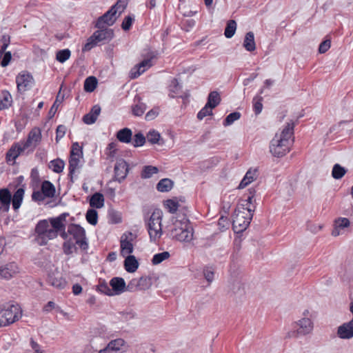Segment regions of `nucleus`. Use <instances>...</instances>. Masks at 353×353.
Instances as JSON below:
<instances>
[{
    "mask_svg": "<svg viewBox=\"0 0 353 353\" xmlns=\"http://www.w3.org/2000/svg\"><path fill=\"white\" fill-rule=\"evenodd\" d=\"M294 123L293 121L287 123L280 134H276L270 144V152L276 157H281L290 152L294 143Z\"/></svg>",
    "mask_w": 353,
    "mask_h": 353,
    "instance_id": "f257e3e1",
    "label": "nucleus"
},
{
    "mask_svg": "<svg viewBox=\"0 0 353 353\" xmlns=\"http://www.w3.org/2000/svg\"><path fill=\"white\" fill-rule=\"evenodd\" d=\"M193 228L185 216H178L172 223L170 236L181 242H190L193 239Z\"/></svg>",
    "mask_w": 353,
    "mask_h": 353,
    "instance_id": "f03ea898",
    "label": "nucleus"
},
{
    "mask_svg": "<svg viewBox=\"0 0 353 353\" xmlns=\"http://www.w3.org/2000/svg\"><path fill=\"white\" fill-rule=\"evenodd\" d=\"M24 194L23 187L19 188L13 196L8 188L0 189V204L3 206V212H8L10 210L11 203L13 210L17 211L22 204Z\"/></svg>",
    "mask_w": 353,
    "mask_h": 353,
    "instance_id": "7ed1b4c3",
    "label": "nucleus"
},
{
    "mask_svg": "<svg viewBox=\"0 0 353 353\" xmlns=\"http://www.w3.org/2000/svg\"><path fill=\"white\" fill-rule=\"evenodd\" d=\"M292 326L297 337L310 334L314 330L312 312L309 310H305L302 313V317L294 321Z\"/></svg>",
    "mask_w": 353,
    "mask_h": 353,
    "instance_id": "20e7f679",
    "label": "nucleus"
},
{
    "mask_svg": "<svg viewBox=\"0 0 353 353\" xmlns=\"http://www.w3.org/2000/svg\"><path fill=\"white\" fill-rule=\"evenodd\" d=\"M126 6V0H118V1L111 7L101 17H99L95 26L97 28H103L106 26H112L116 21V14L117 12H122Z\"/></svg>",
    "mask_w": 353,
    "mask_h": 353,
    "instance_id": "39448f33",
    "label": "nucleus"
},
{
    "mask_svg": "<svg viewBox=\"0 0 353 353\" xmlns=\"http://www.w3.org/2000/svg\"><path fill=\"white\" fill-rule=\"evenodd\" d=\"M22 316L21 307L12 304L0 307V327H6L19 320Z\"/></svg>",
    "mask_w": 353,
    "mask_h": 353,
    "instance_id": "423d86ee",
    "label": "nucleus"
},
{
    "mask_svg": "<svg viewBox=\"0 0 353 353\" xmlns=\"http://www.w3.org/2000/svg\"><path fill=\"white\" fill-rule=\"evenodd\" d=\"M162 211L157 209L152 213L148 223V232L150 241L157 242L162 236Z\"/></svg>",
    "mask_w": 353,
    "mask_h": 353,
    "instance_id": "0eeeda50",
    "label": "nucleus"
},
{
    "mask_svg": "<svg viewBox=\"0 0 353 353\" xmlns=\"http://www.w3.org/2000/svg\"><path fill=\"white\" fill-rule=\"evenodd\" d=\"M36 241L40 245H46L49 240L55 239L57 234L46 219L39 221L35 227Z\"/></svg>",
    "mask_w": 353,
    "mask_h": 353,
    "instance_id": "6e6552de",
    "label": "nucleus"
},
{
    "mask_svg": "<svg viewBox=\"0 0 353 353\" xmlns=\"http://www.w3.org/2000/svg\"><path fill=\"white\" fill-rule=\"evenodd\" d=\"M90 37L83 47V51H89L101 41H108L113 37V31L107 28H99Z\"/></svg>",
    "mask_w": 353,
    "mask_h": 353,
    "instance_id": "1a4fd4ad",
    "label": "nucleus"
},
{
    "mask_svg": "<svg viewBox=\"0 0 353 353\" xmlns=\"http://www.w3.org/2000/svg\"><path fill=\"white\" fill-rule=\"evenodd\" d=\"M68 233L72 236V240L83 251L88 249V241L86 238L85 230L78 224H70L68 227Z\"/></svg>",
    "mask_w": 353,
    "mask_h": 353,
    "instance_id": "9d476101",
    "label": "nucleus"
},
{
    "mask_svg": "<svg viewBox=\"0 0 353 353\" xmlns=\"http://www.w3.org/2000/svg\"><path fill=\"white\" fill-rule=\"evenodd\" d=\"M252 214L237 208L233 214L232 226L236 232L244 231L250 225Z\"/></svg>",
    "mask_w": 353,
    "mask_h": 353,
    "instance_id": "9b49d317",
    "label": "nucleus"
},
{
    "mask_svg": "<svg viewBox=\"0 0 353 353\" xmlns=\"http://www.w3.org/2000/svg\"><path fill=\"white\" fill-rule=\"evenodd\" d=\"M16 83L18 91L22 93L31 89L34 81L29 72H22L17 76Z\"/></svg>",
    "mask_w": 353,
    "mask_h": 353,
    "instance_id": "f8f14e48",
    "label": "nucleus"
},
{
    "mask_svg": "<svg viewBox=\"0 0 353 353\" xmlns=\"http://www.w3.org/2000/svg\"><path fill=\"white\" fill-rule=\"evenodd\" d=\"M134 237V235L130 232L122 234L120 240V254L123 257L132 253L134 250L132 241Z\"/></svg>",
    "mask_w": 353,
    "mask_h": 353,
    "instance_id": "ddd939ff",
    "label": "nucleus"
},
{
    "mask_svg": "<svg viewBox=\"0 0 353 353\" xmlns=\"http://www.w3.org/2000/svg\"><path fill=\"white\" fill-rule=\"evenodd\" d=\"M20 272L18 264L14 261L8 262L0 265V277L10 280L16 276Z\"/></svg>",
    "mask_w": 353,
    "mask_h": 353,
    "instance_id": "4468645a",
    "label": "nucleus"
},
{
    "mask_svg": "<svg viewBox=\"0 0 353 353\" xmlns=\"http://www.w3.org/2000/svg\"><path fill=\"white\" fill-rule=\"evenodd\" d=\"M150 285V280L146 276L132 279L127 285V291L145 290Z\"/></svg>",
    "mask_w": 353,
    "mask_h": 353,
    "instance_id": "2eb2a0df",
    "label": "nucleus"
},
{
    "mask_svg": "<svg viewBox=\"0 0 353 353\" xmlns=\"http://www.w3.org/2000/svg\"><path fill=\"white\" fill-rule=\"evenodd\" d=\"M114 179L119 183L123 181L128 173V165L123 159L118 160L114 168Z\"/></svg>",
    "mask_w": 353,
    "mask_h": 353,
    "instance_id": "dca6fc26",
    "label": "nucleus"
},
{
    "mask_svg": "<svg viewBox=\"0 0 353 353\" xmlns=\"http://www.w3.org/2000/svg\"><path fill=\"white\" fill-rule=\"evenodd\" d=\"M41 140V132L39 128H34L30 130L26 140L21 141L25 148L28 149L32 147V150L36 148Z\"/></svg>",
    "mask_w": 353,
    "mask_h": 353,
    "instance_id": "f3484780",
    "label": "nucleus"
},
{
    "mask_svg": "<svg viewBox=\"0 0 353 353\" xmlns=\"http://www.w3.org/2000/svg\"><path fill=\"white\" fill-rule=\"evenodd\" d=\"M26 150L25 145L21 141L14 143L6 153L8 162L14 161Z\"/></svg>",
    "mask_w": 353,
    "mask_h": 353,
    "instance_id": "a211bd4d",
    "label": "nucleus"
},
{
    "mask_svg": "<svg viewBox=\"0 0 353 353\" xmlns=\"http://www.w3.org/2000/svg\"><path fill=\"white\" fill-rule=\"evenodd\" d=\"M337 336L341 339H350L353 338V321L344 323L337 329Z\"/></svg>",
    "mask_w": 353,
    "mask_h": 353,
    "instance_id": "6ab92c4d",
    "label": "nucleus"
},
{
    "mask_svg": "<svg viewBox=\"0 0 353 353\" xmlns=\"http://www.w3.org/2000/svg\"><path fill=\"white\" fill-rule=\"evenodd\" d=\"M110 286L112 288L113 295H119L127 291V285L121 277H113L110 281Z\"/></svg>",
    "mask_w": 353,
    "mask_h": 353,
    "instance_id": "aec40b11",
    "label": "nucleus"
},
{
    "mask_svg": "<svg viewBox=\"0 0 353 353\" xmlns=\"http://www.w3.org/2000/svg\"><path fill=\"white\" fill-rule=\"evenodd\" d=\"M68 216V213L64 212L57 217L50 219L49 223L50 224L52 230L55 232V234H58L59 231L64 230L65 229L63 222Z\"/></svg>",
    "mask_w": 353,
    "mask_h": 353,
    "instance_id": "412c9836",
    "label": "nucleus"
},
{
    "mask_svg": "<svg viewBox=\"0 0 353 353\" xmlns=\"http://www.w3.org/2000/svg\"><path fill=\"white\" fill-rule=\"evenodd\" d=\"M152 66L150 59H144L140 63L131 69L130 77L131 79H136L143 74L147 69Z\"/></svg>",
    "mask_w": 353,
    "mask_h": 353,
    "instance_id": "4be33fe9",
    "label": "nucleus"
},
{
    "mask_svg": "<svg viewBox=\"0 0 353 353\" xmlns=\"http://www.w3.org/2000/svg\"><path fill=\"white\" fill-rule=\"evenodd\" d=\"M101 110L99 105H94L91 110L83 116V121L87 125L94 123L101 113Z\"/></svg>",
    "mask_w": 353,
    "mask_h": 353,
    "instance_id": "5701e85b",
    "label": "nucleus"
},
{
    "mask_svg": "<svg viewBox=\"0 0 353 353\" xmlns=\"http://www.w3.org/2000/svg\"><path fill=\"white\" fill-rule=\"evenodd\" d=\"M350 225V220L347 218L339 217L334 221V228L332 232V235L334 236H339L341 232V230H343Z\"/></svg>",
    "mask_w": 353,
    "mask_h": 353,
    "instance_id": "b1692460",
    "label": "nucleus"
},
{
    "mask_svg": "<svg viewBox=\"0 0 353 353\" xmlns=\"http://www.w3.org/2000/svg\"><path fill=\"white\" fill-rule=\"evenodd\" d=\"M125 345V341L123 339H117L112 340L107 346L101 350L99 353H111L112 351H119Z\"/></svg>",
    "mask_w": 353,
    "mask_h": 353,
    "instance_id": "393cba45",
    "label": "nucleus"
},
{
    "mask_svg": "<svg viewBox=\"0 0 353 353\" xmlns=\"http://www.w3.org/2000/svg\"><path fill=\"white\" fill-rule=\"evenodd\" d=\"M250 195L248 196L246 199L241 200V203L237 208H240L241 211H245V212H250L253 215V212L255 210L256 205L253 203L254 194L250 192Z\"/></svg>",
    "mask_w": 353,
    "mask_h": 353,
    "instance_id": "a878e982",
    "label": "nucleus"
},
{
    "mask_svg": "<svg viewBox=\"0 0 353 353\" xmlns=\"http://www.w3.org/2000/svg\"><path fill=\"white\" fill-rule=\"evenodd\" d=\"M124 268L129 273H133L137 271L139 268V262L136 257L133 255H128L125 256Z\"/></svg>",
    "mask_w": 353,
    "mask_h": 353,
    "instance_id": "bb28decb",
    "label": "nucleus"
},
{
    "mask_svg": "<svg viewBox=\"0 0 353 353\" xmlns=\"http://www.w3.org/2000/svg\"><path fill=\"white\" fill-rule=\"evenodd\" d=\"M48 283L53 287L58 289H64L67 285V282L61 276H55L50 274L48 279Z\"/></svg>",
    "mask_w": 353,
    "mask_h": 353,
    "instance_id": "cd10ccee",
    "label": "nucleus"
},
{
    "mask_svg": "<svg viewBox=\"0 0 353 353\" xmlns=\"http://www.w3.org/2000/svg\"><path fill=\"white\" fill-rule=\"evenodd\" d=\"M132 132L130 128H124L117 133V139L124 143H129L132 141Z\"/></svg>",
    "mask_w": 353,
    "mask_h": 353,
    "instance_id": "c85d7f7f",
    "label": "nucleus"
},
{
    "mask_svg": "<svg viewBox=\"0 0 353 353\" xmlns=\"http://www.w3.org/2000/svg\"><path fill=\"white\" fill-rule=\"evenodd\" d=\"M243 46L248 52H252L255 50L256 43L254 41V34L252 32H248L246 33Z\"/></svg>",
    "mask_w": 353,
    "mask_h": 353,
    "instance_id": "c756f323",
    "label": "nucleus"
},
{
    "mask_svg": "<svg viewBox=\"0 0 353 353\" xmlns=\"http://www.w3.org/2000/svg\"><path fill=\"white\" fill-rule=\"evenodd\" d=\"M104 196L100 192H95L90 199V205L94 208H101L104 205Z\"/></svg>",
    "mask_w": 353,
    "mask_h": 353,
    "instance_id": "7c9ffc66",
    "label": "nucleus"
},
{
    "mask_svg": "<svg viewBox=\"0 0 353 353\" xmlns=\"http://www.w3.org/2000/svg\"><path fill=\"white\" fill-rule=\"evenodd\" d=\"M12 96L7 90H3L0 94V110L8 109L12 104Z\"/></svg>",
    "mask_w": 353,
    "mask_h": 353,
    "instance_id": "2f4dec72",
    "label": "nucleus"
},
{
    "mask_svg": "<svg viewBox=\"0 0 353 353\" xmlns=\"http://www.w3.org/2000/svg\"><path fill=\"white\" fill-rule=\"evenodd\" d=\"M137 100V102L132 105V112L133 115L136 117H140L145 112L147 105L145 103L141 101L139 97H136L134 99V102Z\"/></svg>",
    "mask_w": 353,
    "mask_h": 353,
    "instance_id": "473e14b6",
    "label": "nucleus"
},
{
    "mask_svg": "<svg viewBox=\"0 0 353 353\" xmlns=\"http://www.w3.org/2000/svg\"><path fill=\"white\" fill-rule=\"evenodd\" d=\"M80 158L81 157H70L69 159V173L68 176L70 180L73 181V175L80 168Z\"/></svg>",
    "mask_w": 353,
    "mask_h": 353,
    "instance_id": "72a5a7b5",
    "label": "nucleus"
},
{
    "mask_svg": "<svg viewBox=\"0 0 353 353\" xmlns=\"http://www.w3.org/2000/svg\"><path fill=\"white\" fill-rule=\"evenodd\" d=\"M41 191L46 198H52L55 194V188L49 181H44L41 184Z\"/></svg>",
    "mask_w": 353,
    "mask_h": 353,
    "instance_id": "f704fd0d",
    "label": "nucleus"
},
{
    "mask_svg": "<svg viewBox=\"0 0 353 353\" xmlns=\"http://www.w3.org/2000/svg\"><path fill=\"white\" fill-rule=\"evenodd\" d=\"M173 187V181L170 179H163L157 185V189L161 192L170 191Z\"/></svg>",
    "mask_w": 353,
    "mask_h": 353,
    "instance_id": "c9c22d12",
    "label": "nucleus"
},
{
    "mask_svg": "<svg viewBox=\"0 0 353 353\" xmlns=\"http://www.w3.org/2000/svg\"><path fill=\"white\" fill-rule=\"evenodd\" d=\"M65 166V163L61 159H56L50 161L49 163V168L54 172L61 173L63 172Z\"/></svg>",
    "mask_w": 353,
    "mask_h": 353,
    "instance_id": "e433bc0d",
    "label": "nucleus"
},
{
    "mask_svg": "<svg viewBox=\"0 0 353 353\" xmlns=\"http://www.w3.org/2000/svg\"><path fill=\"white\" fill-rule=\"evenodd\" d=\"M221 102V97L218 92L212 91L208 94V101L206 104L211 106V108H216Z\"/></svg>",
    "mask_w": 353,
    "mask_h": 353,
    "instance_id": "4c0bfd02",
    "label": "nucleus"
},
{
    "mask_svg": "<svg viewBox=\"0 0 353 353\" xmlns=\"http://www.w3.org/2000/svg\"><path fill=\"white\" fill-rule=\"evenodd\" d=\"M145 138L148 142H149L151 144H161V143H159L161 134L158 131L155 130H150L148 132Z\"/></svg>",
    "mask_w": 353,
    "mask_h": 353,
    "instance_id": "58836bf2",
    "label": "nucleus"
},
{
    "mask_svg": "<svg viewBox=\"0 0 353 353\" xmlns=\"http://www.w3.org/2000/svg\"><path fill=\"white\" fill-rule=\"evenodd\" d=\"M236 23L234 20H230L228 21L227 23V25H226V27H225V32H224V35L226 38H232L235 32H236Z\"/></svg>",
    "mask_w": 353,
    "mask_h": 353,
    "instance_id": "ea45409f",
    "label": "nucleus"
},
{
    "mask_svg": "<svg viewBox=\"0 0 353 353\" xmlns=\"http://www.w3.org/2000/svg\"><path fill=\"white\" fill-rule=\"evenodd\" d=\"M347 170L344 167L336 163L332 168V176L335 179H341L346 173Z\"/></svg>",
    "mask_w": 353,
    "mask_h": 353,
    "instance_id": "a19ab883",
    "label": "nucleus"
},
{
    "mask_svg": "<svg viewBox=\"0 0 353 353\" xmlns=\"http://www.w3.org/2000/svg\"><path fill=\"white\" fill-rule=\"evenodd\" d=\"M97 85V80L94 77H89L85 79L84 82V90L86 92H92Z\"/></svg>",
    "mask_w": 353,
    "mask_h": 353,
    "instance_id": "79ce46f5",
    "label": "nucleus"
},
{
    "mask_svg": "<svg viewBox=\"0 0 353 353\" xmlns=\"http://www.w3.org/2000/svg\"><path fill=\"white\" fill-rule=\"evenodd\" d=\"M159 172L158 168L152 165H146L143 168L141 176L143 179H149L154 174Z\"/></svg>",
    "mask_w": 353,
    "mask_h": 353,
    "instance_id": "37998d69",
    "label": "nucleus"
},
{
    "mask_svg": "<svg viewBox=\"0 0 353 353\" xmlns=\"http://www.w3.org/2000/svg\"><path fill=\"white\" fill-rule=\"evenodd\" d=\"M85 219L88 223L92 225H96L98 222V213L94 209H89L85 214Z\"/></svg>",
    "mask_w": 353,
    "mask_h": 353,
    "instance_id": "c03bdc74",
    "label": "nucleus"
},
{
    "mask_svg": "<svg viewBox=\"0 0 353 353\" xmlns=\"http://www.w3.org/2000/svg\"><path fill=\"white\" fill-rule=\"evenodd\" d=\"M169 97L170 98H175L176 95L179 93L181 86L179 84L177 79H173L168 87Z\"/></svg>",
    "mask_w": 353,
    "mask_h": 353,
    "instance_id": "a18cd8bd",
    "label": "nucleus"
},
{
    "mask_svg": "<svg viewBox=\"0 0 353 353\" xmlns=\"http://www.w3.org/2000/svg\"><path fill=\"white\" fill-rule=\"evenodd\" d=\"M76 243L72 240V239H68V240L65 241L63 245V252L65 254H71L77 250Z\"/></svg>",
    "mask_w": 353,
    "mask_h": 353,
    "instance_id": "49530a36",
    "label": "nucleus"
},
{
    "mask_svg": "<svg viewBox=\"0 0 353 353\" xmlns=\"http://www.w3.org/2000/svg\"><path fill=\"white\" fill-rule=\"evenodd\" d=\"M263 97L260 95H256L253 98V110L256 114H259L261 112L263 109L262 104Z\"/></svg>",
    "mask_w": 353,
    "mask_h": 353,
    "instance_id": "de8ad7c7",
    "label": "nucleus"
},
{
    "mask_svg": "<svg viewBox=\"0 0 353 353\" xmlns=\"http://www.w3.org/2000/svg\"><path fill=\"white\" fill-rule=\"evenodd\" d=\"M170 254L168 252H163L160 253H157L154 254L152 259V263L153 265H157L163 262V261L168 259L170 257Z\"/></svg>",
    "mask_w": 353,
    "mask_h": 353,
    "instance_id": "09e8293b",
    "label": "nucleus"
},
{
    "mask_svg": "<svg viewBox=\"0 0 353 353\" xmlns=\"http://www.w3.org/2000/svg\"><path fill=\"white\" fill-rule=\"evenodd\" d=\"M71 52L69 49L59 50L56 54L57 60L60 63H64L70 57Z\"/></svg>",
    "mask_w": 353,
    "mask_h": 353,
    "instance_id": "8fccbe9b",
    "label": "nucleus"
},
{
    "mask_svg": "<svg viewBox=\"0 0 353 353\" xmlns=\"http://www.w3.org/2000/svg\"><path fill=\"white\" fill-rule=\"evenodd\" d=\"M132 141L133 146L137 148L144 145L146 138L141 132H138L134 134L133 138L132 137Z\"/></svg>",
    "mask_w": 353,
    "mask_h": 353,
    "instance_id": "3c124183",
    "label": "nucleus"
},
{
    "mask_svg": "<svg viewBox=\"0 0 353 353\" xmlns=\"http://www.w3.org/2000/svg\"><path fill=\"white\" fill-rule=\"evenodd\" d=\"M241 117V113L239 112H234L229 114L223 121V125L228 126L232 125L234 121L239 119Z\"/></svg>",
    "mask_w": 353,
    "mask_h": 353,
    "instance_id": "603ef678",
    "label": "nucleus"
},
{
    "mask_svg": "<svg viewBox=\"0 0 353 353\" xmlns=\"http://www.w3.org/2000/svg\"><path fill=\"white\" fill-rule=\"evenodd\" d=\"M165 208L170 213L176 212L179 208V202L176 199H168L164 202Z\"/></svg>",
    "mask_w": 353,
    "mask_h": 353,
    "instance_id": "864d4df0",
    "label": "nucleus"
},
{
    "mask_svg": "<svg viewBox=\"0 0 353 353\" xmlns=\"http://www.w3.org/2000/svg\"><path fill=\"white\" fill-rule=\"evenodd\" d=\"M214 108L205 103V106L197 113V119L202 120L207 116L212 115V110Z\"/></svg>",
    "mask_w": 353,
    "mask_h": 353,
    "instance_id": "5fc2aeb1",
    "label": "nucleus"
},
{
    "mask_svg": "<svg viewBox=\"0 0 353 353\" xmlns=\"http://www.w3.org/2000/svg\"><path fill=\"white\" fill-rule=\"evenodd\" d=\"M203 276L205 280L211 283L214 279V270L212 267H205L203 270Z\"/></svg>",
    "mask_w": 353,
    "mask_h": 353,
    "instance_id": "6e6d98bb",
    "label": "nucleus"
},
{
    "mask_svg": "<svg viewBox=\"0 0 353 353\" xmlns=\"http://www.w3.org/2000/svg\"><path fill=\"white\" fill-rule=\"evenodd\" d=\"M97 289H98L99 292H100L104 294H106L108 296H113V292H112V289L110 288V286L108 285V283L104 281L100 283L98 285Z\"/></svg>",
    "mask_w": 353,
    "mask_h": 353,
    "instance_id": "4d7b16f0",
    "label": "nucleus"
},
{
    "mask_svg": "<svg viewBox=\"0 0 353 353\" xmlns=\"http://www.w3.org/2000/svg\"><path fill=\"white\" fill-rule=\"evenodd\" d=\"M0 41L2 43L0 48V53L3 54L10 43V37L8 34H4L1 36Z\"/></svg>",
    "mask_w": 353,
    "mask_h": 353,
    "instance_id": "13d9d810",
    "label": "nucleus"
},
{
    "mask_svg": "<svg viewBox=\"0 0 353 353\" xmlns=\"http://www.w3.org/2000/svg\"><path fill=\"white\" fill-rule=\"evenodd\" d=\"M82 156V148L77 142L72 145L70 157H81Z\"/></svg>",
    "mask_w": 353,
    "mask_h": 353,
    "instance_id": "bf43d9fd",
    "label": "nucleus"
},
{
    "mask_svg": "<svg viewBox=\"0 0 353 353\" xmlns=\"http://www.w3.org/2000/svg\"><path fill=\"white\" fill-rule=\"evenodd\" d=\"M160 108L159 107H154L148 111L145 114V119L150 121L154 119L159 114Z\"/></svg>",
    "mask_w": 353,
    "mask_h": 353,
    "instance_id": "052dcab7",
    "label": "nucleus"
},
{
    "mask_svg": "<svg viewBox=\"0 0 353 353\" xmlns=\"http://www.w3.org/2000/svg\"><path fill=\"white\" fill-rule=\"evenodd\" d=\"M106 150V154L108 157L114 158L117 153V144L114 142L109 143Z\"/></svg>",
    "mask_w": 353,
    "mask_h": 353,
    "instance_id": "680f3d73",
    "label": "nucleus"
},
{
    "mask_svg": "<svg viewBox=\"0 0 353 353\" xmlns=\"http://www.w3.org/2000/svg\"><path fill=\"white\" fill-rule=\"evenodd\" d=\"M65 132H66V128L65 125H59L57 126V130H56V138H55L57 142H59V140L65 136Z\"/></svg>",
    "mask_w": 353,
    "mask_h": 353,
    "instance_id": "e2e57ef3",
    "label": "nucleus"
},
{
    "mask_svg": "<svg viewBox=\"0 0 353 353\" xmlns=\"http://www.w3.org/2000/svg\"><path fill=\"white\" fill-rule=\"evenodd\" d=\"M133 17L128 15L125 17L122 22L121 27L124 30H128L132 26L133 22Z\"/></svg>",
    "mask_w": 353,
    "mask_h": 353,
    "instance_id": "0e129e2a",
    "label": "nucleus"
},
{
    "mask_svg": "<svg viewBox=\"0 0 353 353\" xmlns=\"http://www.w3.org/2000/svg\"><path fill=\"white\" fill-rule=\"evenodd\" d=\"M331 41L329 39L325 40L321 42L319 47V52L321 54L326 52L330 48Z\"/></svg>",
    "mask_w": 353,
    "mask_h": 353,
    "instance_id": "69168bd1",
    "label": "nucleus"
},
{
    "mask_svg": "<svg viewBox=\"0 0 353 353\" xmlns=\"http://www.w3.org/2000/svg\"><path fill=\"white\" fill-rule=\"evenodd\" d=\"M46 196L43 194L42 191H34L32 194V199L34 201H43Z\"/></svg>",
    "mask_w": 353,
    "mask_h": 353,
    "instance_id": "338daca9",
    "label": "nucleus"
},
{
    "mask_svg": "<svg viewBox=\"0 0 353 353\" xmlns=\"http://www.w3.org/2000/svg\"><path fill=\"white\" fill-rule=\"evenodd\" d=\"M110 220L112 223H119L121 222V216L119 213L112 212L110 214Z\"/></svg>",
    "mask_w": 353,
    "mask_h": 353,
    "instance_id": "774afa93",
    "label": "nucleus"
}]
</instances>
